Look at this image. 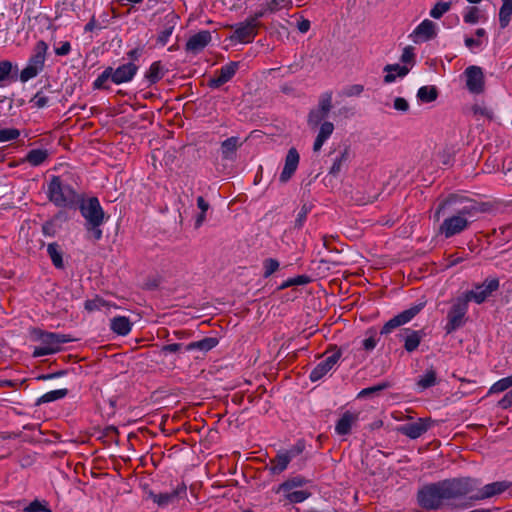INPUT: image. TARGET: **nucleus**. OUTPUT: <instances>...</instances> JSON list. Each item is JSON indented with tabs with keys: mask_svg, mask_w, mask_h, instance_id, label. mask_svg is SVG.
I'll return each mask as SVG.
<instances>
[{
	"mask_svg": "<svg viewBox=\"0 0 512 512\" xmlns=\"http://www.w3.org/2000/svg\"><path fill=\"white\" fill-rule=\"evenodd\" d=\"M479 485L481 481L473 477H455L427 483L418 489L416 501L424 510L437 511L452 506L455 500L466 498Z\"/></svg>",
	"mask_w": 512,
	"mask_h": 512,
	"instance_id": "f257e3e1",
	"label": "nucleus"
},
{
	"mask_svg": "<svg viewBox=\"0 0 512 512\" xmlns=\"http://www.w3.org/2000/svg\"><path fill=\"white\" fill-rule=\"evenodd\" d=\"M486 204L474 199L450 194L437 206L433 219L438 222L441 216L451 214L439 226V233L445 238H451L469 228L474 218L486 212Z\"/></svg>",
	"mask_w": 512,
	"mask_h": 512,
	"instance_id": "f03ea898",
	"label": "nucleus"
},
{
	"mask_svg": "<svg viewBox=\"0 0 512 512\" xmlns=\"http://www.w3.org/2000/svg\"><path fill=\"white\" fill-rule=\"evenodd\" d=\"M47 198L56 207L76 209L80 196L61 176L52 175L47 185Z\"/></svg>",
	"mask_w": 512,
	"mask_h": 512,
	"instance_id": "7ed1b4c3",
	"label": "nucleus"
},
{
	"mask_svg": "<svg viewBox=\"0 0 512 512\" xmlns=\"http://www.w3.org/2000/svg\"><path fill=\"white\" fill-rule=\"evenodd\" d=\"M48 45L44 40H39L33 47L32 54L25 68L20 72V81L25 83L35 78L45 67Z\"/></svg>",
	"mask_w": 512,
	"mask_h": 512,
	"instance_id": "20e7f679",
	"label": "nucleus"
},
{
	"mask_svg": "<svg viewBox=\"0 0 512 512\" xmlns=\"http://www.w3.org/2000/svg\"><path fill=\"white\" fill-rule=\"evenodd\" d=\"M77 208L86 220V227L98 228L104 223L105 213L97 197L85 199L84 196L81 195Z\"/></svg>",
	"mask_w": 512,
	"mask_h": 512,
	"instance_id": "39448f33",
	"label": "nucleus"
},
{
	"mask_svg": "<svg viewBox=\"0 0 512 512\" xmlns=\"http://www.w3.org/2000/svg\"><path fill=\"white\" fill-rule=\"evenodd\" d=\"M512 487V482L508 480H502V481H495L489 484L484 485L480 488V485L478 486L477 490H475L470 495H467L466 498L470 500V502L463 504L460 506L461 508H466L468 506H471L473 503L478 501H483L495 496H499Z\"/></svg>",
	"mask_w": 512,
	"mask_h": 512,
	"instance_id": "423d86ee",
	"label": "nucleus"
},
{
	"mask_svg": "<svg viewBox=\"0 0 512 512\" xmlns=\"http://www.w3.org/2000/svg\"><path fill=\"white\" fill-rule=\"evenodd\" d=\"M467 299L461 294L452 303L451 308L447 313V323L445 325V331L450 334L460 328L465 323V315L468 312Z\"/></svg>",
	"mask_w": 512,
	"mask_h": 512,
	"instance_id": "0eeeda50",
	"label": "nucleus"
},
{
	"mask_svg": "<svg viewBox=\"0 0 512 512\" xmlns=\"http://www.w3.org/2000/svg\"><path fill=\"white\" fill-rule=\"evenodd\" d=\"M500 282L498 278H486L483 283L475 284L474 289L464 292L462 295L467 302H475L476 304L484 303L489 296L499 289Z\"/></svg>",
	"mask_w": 512,
	"mask_h": 512,
	"instance_id": "6e6552de",
	"label": "nucleus"
},
{
	"mask_svg": "<svg viewBox=\"0 0 512 512\" xmlns=\"http://www.w3.org/2000/svg\"><path fill=\"white\" fill-rule=\"evenodd\" d=\"M332 98V91H326L319 96L317 108L311 109L307 116V124L310 128L314 129L323 123L333 107Z\"/></svg>",
	"mask_w": 512,
	"mask_h": 512,
	"instance_id": "1a4fd4ad",
	"label": "nucleus"
},
{
	"mask_svg": "<svg viewBox=\"0 0 512 512\" xmlns=\"http://www.w3.org/2000/svg\"><path fill=\"white\" fill-rule=\"evenodd\" d=\"M261 27L262 24H254L251 20L246 18L245 21L230 26V28L233 29V34L230 38L232 41L243 44L252 43Z\"/></svg>",
	"mask_w": 512,
	"mask_h": 512,
	"instance_id": "9d476101",
	"label": "nucleus"
},
{
	"mask_svg": "<svg viewBox=\"0 0 512 512\" xmlns=\"http://www.w3.org/2000/svg\"><path fill=\"white\" fill-rule=\"evenodd\" d=\"M327 352H332L323 361L318 363L310 372L309 378L312 382L322 379L339 361L342 351L336 345L331 346Z\"/></svg>",
	"mask_w": 512,
	"mask_h": 512,
	"instance_id": "9b49d317",
	"label": "nucleus"
},
{
	"mask_svg": "<svg viewBox=\"0 0 512 512\" xmlns=\"http://www.w3.org/2000/svg\"><path fill=\"white\" fill-rule=\"evenodd\" d=\"M423 307L424 304L421 303L418 305H414L409 309H406L401 313L397 314L383 325L380 334L387 335L391 333L394 329L410 322L423 309Z\"/></svg>",
	"mask_w": 512,
	"mask_h": 512,
	"instance_id": "f8f14e48",
	"label": "nucleus"
},
{
	"mask_svg": "<svg viewBox=\"0 0 512 512\" xmlns=\"http://www.w3.org/2000/svg\"><path fill=\"white\" fill-rule=\"evenodd\" d=\"M464 74L466 76V88L472 94H481L485 89V76L481 67L468 66Z\"/></svg>",
	"mask_w": 512,
	"mask_h": 512,
	"instance_id": "ddd939ff",
	"label": "nucleus"
},
{
	"mask_svg": "<svg viewBox=\"0 0 512 512\" xmlns=\"http://www.w3.org/2000/svg\"><path fill=\"white\" fill-rule=\"evenodd\" d=\"M238 68L239 62L235 61L223 65L215 72L214 76L208 80L207 86L212 89L220 88L235 76Z\"/></svg>",
	"mask_w": 512,
	"mask_h": 512,
	"instance_id": "4468645a",
	"label": "nucleus"
},
{
	"mask_svg": "<svg viewBox=\"0 0 512 512\" xmlns=\"http://www.w3.org/2000/svg\"><path fill=\"white\" fill-rule=\"evenodd\" d=\"M35 334L41 343L51 349H55V353L60 351V346L65 343L76 341V338L67 334L46 332L43 330H36Z\"/></svg>",
	"mask_w": 512,
	"mask_h": 512,
	"instance_id": "2eb2a0df",
	"label": "nucleus"
},
{
	"mask_svg": "<svg viewBox=\"0 0 512 512\" xmlns=\"http://www.w3.org/2000/svg\"><path fill=\"white\" fill-rule=\"evenodd\" d=\"M433 420L429 417L418 418L417 421L406 423L398 428V431L409 437L410 439H417L428 431Z\"/></svg>",
	"mask_w": 512,
	"mask_h": 512,
	"instance_id": "dca6fc26",
	"label": "nucleus"
},
{
	"mask_svg": "<svg viewBox=\"0 0 512 512\" xmlns=\"http://www.w3.org/2000/svg\"><path fill=\"white\" fill-rule=\"evenodd\" d=\"M212 41V35L209 30H201L192 35L185 44V50L188 53L197 55L202 52Z\"/></svg>",
	"mask_w": 512,
	"mask_h": 512,
	"instance_id": "f3484780",
	"label": "nucleus"
},
{
	"mask_svg": "<svg viewBox=\"0 0 512 512\" xmlns=\"http://www.w3.org/2000/svg\"><path fill=\"white\" fill-rule=\"evenodd\" d=\"M138 66L133 62L125 63L116 69L111 67L112 82L114 84H122L130 82L137 74Z\"/></svg>",
	"mask_w": 512,
	"mask_h": 512,
	"instance_id": "a211bd4d",
	"label": "nucleus"
},
{
	"mask_svg": "<svg viewBox=\"0 0 512 512\" xmlns=\"http://www.w3.org/2000/svg\"><path fill=\"white\" fill-rule=\"evenodd\" d=\"M299 160L300 156L297 149L294 147L290 148L286 155L285 164L279 177L281 183H286L291 179L297 170Z\"/></svg>",
	"mask_w": 512,
	"mask_h": 512,
	"instance_id": "6ab92c4d",
	"label": "nucleus"
},
{
	"mask_svg": "<svg viewBox=\"0 0 512 512\" xmlns=\"http://www.w3.org/2000/svg\"><path fill=\"white\" fill-rule=\"evenodd\" d=\"M412 36L416 37L414 42L429 41L437 36L436 24L429 20H423L413 31Z\"/></svg>",
	"mask_w": 512,
	"mask_h": 512,
	"instance_id": "aec40b11",
	"label": "nucleus"
},
{
	"mask_svg": "<svg viewBox=\"0 0 512 512\" xmlns=\"http://www.w3.org/2000/svg\"><path fill=\"white\" fill-rule=\"evenodd\" d=\"M178 20L179 16L174 12H170L164 17V28L159 32L156 39V43L158 45L165 46L168 43Z\"/></svg>",
	"mask_w": 512,
	"mask_h": 512,
	"instance_id": "412c9836",
	"label": "nucleus"
},
{
	"mask_svg": "<svg viewBox=\"0 0 512 512\" xmlns=\"http://www.w3.org/2000/svg\"><path fill=\"white\" fill-rule=\"evenodd\" d=\"M423 336L422 330H412L409 328L403 329L399 334V337L404 340V349L408 353L415 351L419 347Z\"/></svg>",
	"mask_w": 512,
	"mask_h": 512,
	"instance_id": "4be33fe9",
	"label": "nucleus"
},
{
	"mask_svg": "<svg viewBox=\"0 0 512 512\" xmlns=\"http://www.w3.org/2000/svg\"><path fill=\"white\" fill-rule=\"evenodd\" d=\"M187 487L185 483L179 484L175 489L171 492L159 493L153 496V500L159 506L164 507L173 503L179 497H183L186 495Z\"/></svg>",
	"mask_w": 512,
	"mask_h": 512,
	"instance_id": "5701e85b",
	"label": "nucleus"
},
{
	"mask_svg": "<svg viewBox=\"0 0 512 512\" xmlns=\"http://www.w3.org/2000/svg\"><path fill=\"white\" fill-rule=\"evenodd\" d=\"M359 414L351 411H345L335 425V432L340 436L348 435L351 428L357 423Z\"/></svg>",
	"mask_w": 512,
	"mask_h": 512,
	"instance_id": "b1692460",
	"label": "nucleus"
},
{
	"mask_svg": "<svg viewBox=\"0 0 512 512\" xmlns=\"http://www.w3.org/2000/svg\"><path fill=\"white\" fill-rule=\"evenodd\" d=\"M289 456H286L282 450H279L276 455L270 459L266 465V469L271 475H279L283 473L289 466Z\"/></svg>",
	"mask_w": 512,
	"mask_h": 512,
	"instance_id": "393cba45",
	"label": "nucleus"
},
{
	"mask_svg": "<svg viewBox=\"0 0 512 512\" xmlns=\"http://www.w3.org/2000/svg\"><path fill=\"white\" fill-rule=\"evenodd\" d=\"M218 343H219V340L216 337H205L199 341H194V342H191V343L185 345L184 350L185 351L198 350L205 354L208 351L215 348L218 345Z\"/></svg>",
	"mask_w": 512,
	"mask_h": 512,
	"instance_id": "a878e982",
	"label": "nucleus"
},
{
	"mask_svg": "<svg viewBox=\"0 0 512 512\" xmlns=\"http://www.w3.org/2000/svg\"><path fill=\"white\" fill-rule=\"evenodd\" d=\"M241 146L239 138L232 136L221 143V155L224 160H234L237 149Z\"/></svg>",
	"mask_w": 512,
	"mask_h": 512,
	"instance_id": "bb28decb",
	"label": "nucleus"
},
{
	"mask_svg": "<svg viewBox=\"0 0 512 512\" xmlns=\"http://www.w3.org/2000/svg\"><path fill=\"white\" fill-rule=\"evenodd\" d=\"M110 329L117 335L125 336L130 333L132 323L126 316H116L111 319Z\"/></svg>",
	"mask_w": 512,
	"mask_h": 512,
	"instance_id": "cd10ccee",
	"label": "nucleus"
},
{
	"mask_svg": "<svg viewBox=\"0 0 512 512\" xmlns=\"http://www.w3.org/2000/svg\"><path fill=\"white\" fill-rule=\"evenodd\" d=\"M333 131L334 125L332 122L324 121L322 124H320V129L313 145L314 152L321 150L323 144L332 135Z\"/></svg>",
	"mask_w": 512,
	"mask_h": 512,
	"instance_id": "c85d7f7f",
	"label": "nucleus"
},
{
	"mask_svg": "<svg viewBox=\"0 0 512 512\" xmlns=\"http://www.w3.org/2000/svg\"><path fill=\"white\" fill-rule=\"evenodd\" d=\"M310 483V480L302 475L291 476L283 481L277 488L276 492H289L295 488H301Z\"/></svg>",
	"mask_w": 512,
	"mask_h": 512,
	"instance_id": "c756f323",
	"label": "nucleus"
},
{
	"mask_svg": "<svg viewBox=\"0 0 512 512\" xmlns=\"http://www.w3.org/2000/svg\"><path fill=\"white\" fill-rule=\"evenodd\" d=\"M49 159V152L47 149H32L21 162H27L33 167H37L45 163Z\"/></svg>",
	"mask_w": 512,
	"mask_h": 512,
	"instance_id": "7c9ffc66",
	"label": "nucleus"
},
{
	"mask_svg": "<svg viewBox=\"0 0 512 512\" xmlns=\"http://www.w3.org/2000/svg\"><path fill=\"white\" fill-rule=\"evenodd\" d=\"M437 384V372L431 367L427 369L425 373L419 376L416 385L420 391L426 390L430 387H433Z\"/></svg>",
	"mask_w": 512,
	"mask_h": 512,
	"instance_id": "2f4dec72",
	"label": "nucleus"
},
{
	"mask_svg": "<svg viewBox=\"0 0 512 512\" xmlns=\"http://www.w3.org/2000/svg\"><path fill=\"white\" fill-rule=\"evenodd\" d=\"M384 71L387 74L384 76V83H392L396 79V75L393 72L397 73V76L404 77L409 73V69L406 66H401L399 64H388L384 67Z\"/></svg>",
	"mask_w": 512,
	"mask_h": 512,
	"instance_id": "473e14b6",
	"label": "nucleus"
},
{
	"mask_svg": "<svg viewBox=\"0 0 512 512\" xmlns=\"http://www.w3.org/2000/svg\"><path fill=\"white\" fill-rule=\"evenodd\" d=\"M47 253L52 261V264L57 269L64 268L63 251L60 245L56 242L49 243L47 246Z\"/></svg>",
	"mask_w": 512,
	"mask_h": 512,
	"instance_id": "72a5a7b5",
	"label": "nucleus"
},
{
	"mask_svg": "<svg viewBox=\"0 0 512 512\" xmlns=\"http://www.w3.org/2000/svg\"><path fill=\"white\" fill-rule=\"evenodd\" d=\"M164 77V67L161 61L153 62L145 73V79L150 84H156Z\"/></svg>",
	"mask_w": 512,
	"mask_h": 512,
	"instance_id": "f704fd0d",
	"label": "nucleus"
},
{
	"mask_svg": "<svg viewBox=\"0 0 512 512\" xmlns=\"http://www.w3.org/2000/svg\"><path fill=\"white\" fill-rule=\"evenodd\" d=\"M68 393H69V391L66 388L49 391V392L43 394L41 397H39L36 400L35 404H36V406H40L41 404H44V403L57 401L59 399H63L64 397H66L68 395Z\"/></svg>",
	"mask_w": 512,
	"mask_h": 512,
	"instance_id": "c9c22d12",
	"label": "nucleus"
},
{
	"mask_svg": "<svg viewBox=\"0 0 512 512\" xmlns=\"http://www.w3.org/2000/svg\"><path fill=\"white\" fill-rule=\"evenodd\" d=\"M284 499L289 504H298L307 500L312 494L307 490H289V492H282Z\"/></svg>",
	"mask_w": 512,
	"mask_h": 512,
	"instance_id": "e433bc0d",
	"label": "nucleus"
},
{
	"mask_svg": "<svg viewBox=\"0 0 512 512\" xmlns=\"http://www.w3.org/2000/svg\"><path fill=\"white\" fill-rule=\"evenodd\" d=\"M512 0H502V6L499 10V24L501 28H506L511 20Z\"/></svg>",
	"mask_w": 512,
	"mask_h": 512,
	"instance_id": "4c0bfd02",
	"label": "nucleus"
},
{
	"mask_svg": "<svg viewBox=\"0 0 512 512\" xmlns=\"http://www.w3.org/2000/svg\"><path fill=\"white\" fill-rule=\"evenodd\" d=\"M438 90L435 86H422L418 89L417 98L422 103H430L437 99Z\"/></svg>",
	"mask_w": 512,
	"mask_h": 512,
	"instance_id": "58836bf2",
	"label": "nucleus"
},
{
	"mask_svg": "<svg viewBox=\"0 0 512 512\" xmlns=\"http://www.w3.org/2000/svg\"><path fill=\"white\" fill-rule=\"evenodd\" d=\"M349 158V148L346 147L343 152H341L340 156L336 157L330 170L329 174L332 176H338L342 171L344 164L347 163Z\"/></svg>",
	"mask_w": 512,
	"mask_h": 512,
	"instance_id": "ea45409f",
	"label": "nucleus"
},
{
	"mask_svg": "<svg viewBox=\"0 0 512 512\" xmlns=\"http://www.w3.org/2000/svg\"><path fill=\"white\" fill-rule=\"evenodd\" d=\"M108 80L112 81L111 66L105 68V70L94 80L93 89L109 90L110 86L107 84Z\"/></svg>",
	"mask_w": 512,
	"mask_h": 512,
	"instance_id": "a19ab883",
	"label": "nucleus"
},
{
	"mask_svg": "<svg viewBox=\"0 0 512 512\" xmlns=\"http://www.w3.org/2000/svg\"><path fill=\"white\" fill-rule=\"evenodd\" d=\"M266 4L270 14H274L283 9L289 10L293 6L292 0H269Z\"/></svg>",
	"mask_w": 512,
	"mask_h": 512,
	"instance_id": "79ce46f5",
	"label": "nucleus"
},
{
	"mask_svg": "<svg viewBox=\"0 0 512 512\" xmlns=\"http://www.w3.org/2000/svg\"><path fill=\"white\" fill-rule=\"evenodd\" d=\"M512 387V375L496 381L489 389L488 395L506 391Z\"/></svg>",
	"mask_w": 512,
	"mask_h": 512,
	"instance_id": "37998d69",
	"label": "nucleus"
},
{
	"mask_svg": "<svg viewBox=\"0 0 512 512\" xmlns=\"http://www.w3.org/2000/svg\"><path fill=\"white\" fill-rule=\"evenodd\" d=\"M111 305L103 298L96 296L93 299H88L84 303V307L88 312L101 310L103 307H110Z\"/></svg>",
	"mask_w": 512,
	"mask_h": 512,
	"instance_id": "c03bdc74",
	"label": "nucleus"
},
{
	"mask_svg": "<svg viewBox=\"0 0 512 512\" xmlns=\"http://www.w3.org/2000/svg\"><path fill=\"white\" fill-rule=\"evenodd\" d=\"M310 282V277L307 275H298L293 278H289L286 281H284L280 286L279 290H284L292 286H300V285H306Z\"/></svg>",
	"mask_w": 512,
	"mask_h": 512,
	"instance_id": "a18cd8bd",
	"label": "nucleus"
},
{
	"mask_svg": "<svg viewBox=\"0 0 512 512\" xmlns=\"http://www.w3.org/2000/svg\"><path fill=\"white\" fill-rule=\"evenodd\" d=\"M306 448V443L304 439H299L296 441V443L289 449L282 450V452L289 456V461L291 462L293 458L297 457L298 455L302 454Z\"/></svg>",
	"mask_w": 512,
	"mask_h": 512,
	"instance_id": "49530a36",
	"label": "nucleus"
},
{
	"mask_svg": "<svg viewBox=\"0 0 512 512\" xmlns=\"http://www.w3.org/2000/svg\"><path fill=\"white\" fill-rule=\"evenodd\" d=\"M451 8V2H437L430 10V16L434 19H440Z\"/></svg>",
	"mask_w": 512,
	"mask_h": 512,
	"instance_id": "de8ad7c7",
	"label": "nucleus"
},
{
	"mask_svg": "<svg viewBox=\"0 0 512 512\" xmlns=\"http://www.w3.org/2000/svg\"><path fill=\"white\" fill-rule=\"evenodd\" d=\"M312 209V205L308 203H304L301 206L300 211L297 214V217L295 219L294 228L295 229H301L307 219V215L310 213Z\"/></svg>",
	"mask_w": 512,
	"mask_h": 512,
	"instance_id": "09e8293b",
	"label": "nucleus"
},
{
	"mask_svg": "<svg viewBox=\"0 0 512 512\" xmlns=\"http://www.w3.org/2000/svg\"><path fill=\"white\" fill-rule=\"evenodd\" d=\"M279 261L274 258H267L263 261V277L269 278L273 273L279 269Z\"/></svg>",
	"mask_w": 512,
	"mask_h": 512,
	"instance_id": "8fccbe9b",
	"label": "nucleus"
},
{
	"mask_svg": "<svg viewBox=\"0 0 512 512\" xmlns=\"http://www.w3.org/2000/svg\"><path fill=\"white\" fill-rule=\"evenodd\" d=\"M390 387V384L389 382H382V383H379L375 386H371V387H368V388H364L363 390H361L358 394V398H364V397H368L372 394H375V393H378L380 391H383L387 388Z\"/></svg>",
	"mask_w": 512,
	"mask_h": 512,
	"instance_id": "3c124183",
	"label": "nucleus"
},
{
	"mask_svg": "<svg viewBox=\"0 0 512 512\" xmlns=\"http://www.w3.org/2000/svg\"><path fill=\"white\" fill-rule=\"evenodd\" d=\"M20 134V130L17 128L0 129V143L16 140Z\"/></svg>",
	"mask_w": 512,
	"mask_h": 512,
	"instance_id": "603ef678",
	"label": "nucleus"
},
{
	"mask_svg": "<svg viewBox=\"0 0 512 512\" xmlns=\"http://www.w3.org/2000/svg\"><path fill=\"white\" fill-rule=\"evenodd\" d=\"M50 102V97L47 96L44 92L38 91L34 97L30 100V103H32L33 107H36L38 109L47 107Z\"/></svg>",
	"mask_w": 512,
	"mask_h": 512,
	"instance_id": "864d4df0",
	"label": "nucleus"
},
{
	"mask_svg": "<svg viewBox=\"0 0 512 512\" xmlns=\"http://www.w3.org/2000/svg\"><path fill=\"white\" fill-rule=\"evenodd\" d=\"M24 512H51L47 502H41L38 499L33 500L28 506L23 508Z\"/></svg>",
	"mask_w": 512,
	"mask_h": 512,
	"instance_id": "5fc2aeb1",
	"label": "nucleus"
},
{
	"mask_svg": "<svg viewBox=\"0 0 512 512\" xmlns=\"http://www.w3.org/2000/svg\"><path fill=\"white\" fill-rule=\"evenodd\" d=\"M12 68L13 66L10 61H0V86H3L4 82L10 79Z\"/></svg>",
	"mask_w": 512,
	"mask_h": 512,
	"instance_id": "6e6d98bb",
	"label": "nucleus"
},
{
	"mask_svg": "<svg viewBox=\"0 0 512 512\" xmlns=\"http://www.w3.org/2000/svg\"><path fill=\"white\" fill-rule=\"evenodd\" d=\"M480 11L476 6H470L467 8L466 13L463 16L464 22L467 24H475L479 21Z\"/></svg>",
	"mask_w": 512,
	"mask_h": 512,
	"instance_id": "4d7b16f0",
	"label": "nucleus"
},
{
	"mask_svg": "<svg viewBox=\"0 0 512 512\" xmlns=\"http://www.w3.org/2000/svg\"><path fill=\"white\" fill-rule=\"evenodd\" d=\"M472 111H473L474 115L485 117L488 120H493V118H494L493 111L490 108H488L487 106L476 104L472 107Z\"/></svg>",
	"mask_w": 512,
	"mask_h": 512,
	"instance_id": "13d9d810",
	"label": "nucleus"
},
{
	"mask_svg": "<svg viewBox=\"0 0 512 512\" xmlns=\"http://www.w3.org/2000/svg\"><path fill=\"white\" fill-rule=\"evenodd\" d=\"M367 333L370 334V336L363 340L362 346L366 351H372L378 342V339L376 338V331L369 330Z\"/></svg>",
	"mask_w": 512,
	"mask_h": 512,
	"instance_id": "bf43d9fd",
	"label": "nucleus"
},
{
	"mask_svg": "<svg viewBox=\"0 0 512 512\" xmlns=\"http://www.w3.org/2000/svg\"><path fill=\"white\" fill-rule=\"evenodd\" d=\"M364 91V86L361 84H354L346 87L343 90V95L346 97L359 96Z\"/></svg>",
	"mask_w": 512,
	"mask_h": 512,
	"instance_id": "052dcab7",
	"label": "nucleus"
},
{
	"mask_svg": "<svg viewBox=\"0 0 512 512\" xmlns=\"http://www.w3.org/2000/svg\"><path fill=\"white\" fill-rule=\"evenodd\" d=\"M498 407L501 409H509L512 407V389L509 390L499 401H498Z\"/></svg>",
	"mask_w": 512,
	"mask_h": 512,
	"instance_id": "680f3d73",
	"label": "nucleus"
},
{
	"mask_svg": "<svg viewBox=\"0 0 512 512\" xmlns=\"http://www.w3.org/2000/svg\"><path fill=\"white\" fill-rule=\"evenodd\" d=\"M414 57H415L414 48L411 46H407L403 50V53L401 55V61L403 63H413Z\"/></svg>",
	"mask_w": 512,
	"mask_h": 512,
	"instance_id": "e2e57ef3",
	"label": "nucleus"
},
{
	"mask_svg": "<svg viewBox=\"0 0 512 512\" xmlns=\"http://www.w3.org/2000/svg\"><path fill=\"white\" fill-rule=\"evenodd\" d=\"M55 353V349H51V348H48L46 346H40V347H35L33 353H32V356L34 358H38V357H42V356H47V355H51V354H54Z\"/></svg>",
	"mask_w": 512,
	"mask_h": 512,
	"instance_id": "0e129e2a",
	"label": "nucleus"
},
{
	"mask_svg": "<svg viewBox=\"0 0 512 512\" xmlns=\"http://www.w3.org/2000/svg\"><path fill=\"white\" fill-rule=\"evenodd\" d=\"M54 51L57 56H66L71 51V44L69 41H63L60 43L59 47L55 48Z\"/></svg>",
	"mask_w": 512,
	"mask_h": 512,
	"instance_id": "69168bd1",
	"label": "nucleus"
},
{
	"mask_svg": "<svg viewBox=\"0 0 512 512\" xmlns=\"http://www.w3.org/2000/svg\"><path fill=\"white\" fill-rule=\"evenodd\" d=\"M184 347H185V345H183L182 343L166 344V345L162 346L161 352L164 354L176 353Z\"/></svg>",
	"mask_w": 512,
	"mask_h": 512,
	"instance_id": "338daca9",
	"label": "nucleus"
},
{
	"mask_svg": "<svg viewBox=\"0 0 512 512\" xmlns=\"http://www.w3.org/2000/svg\"><path fill=\"white\" fill-rule=\"evenodd\" d=\"M394 108L401 112H407L409 110V103L405 98L397 97L394 100Z\"/></svg>",
	"mask_w": 512,
	"mask_h": 512,
	"instance_id": "774afa93",
	"label": "nucleus"
}]
</instances>
